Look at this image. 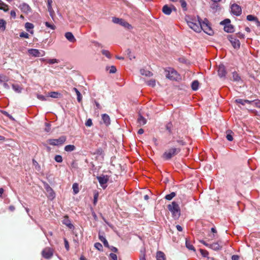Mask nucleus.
<instances>
[{
  "instance_id": "nucleus-43",
  "label": "nucleus",
  "mask_w": 260,
  "mask_h": 260,
  "mask_svg": "<svg viewBox=\"0 0 260 260\" xmlns=\"http://www.w3.org/2000/svg\"><path fill=\"white\" fill-rule=\"evenodd\" d=\"M94 247L98 250L100 251L103 250V246L100 243L96 242L94 244Z\"/></svg>"
},
{
  "instance_id": "nucleus-36",
  "label": "nucleus",
  "mask_w": 260,
  "mask_h": 260,
  "mask_svg": "<svg viewBox=\"0 0 260 260\" xmlns=\"http://www.w3.org/2000/svg\"><path fill=\"white\" fill-rule=\"evenodd\" d=\"M12 88L15 91H16L18 93H20L21 91L22 88L18 84H13Z\"/></svg>"
},
{
  "instance_id": "nucleus-45",
  "label": "nucleus",
  "mask_w": 260,
  "mask_h": 260,
  "mask_svg": "<svg viewBox=\"0 0 260 260\" xmlns=\"http://www.w3.org/2000/svg\"><path fill=\"white\" fill-rule=\"evenodd\" d=\"M54 159L57 162H61L62 161V156L60 155H56L54 157Z\"/></svg>"
},
{
  "instance_id": "nucleus-2",
  "label": "nucleus",
  "mask_w": 260,
  "mask_h": 260,
  "mask_svg": "<svg viewBox=\"0 0 260 260\" xmlns=\"http://www.w3.org/2000/svg\"><path fill=\"white\" fill-rule=\"evenodd\" d=\"M187 24L189 27L194 31L200 32L202 30L201 19L198 17V19L194 18L189 21H187Z\"/></svg>"
},
{
  "instance_id": "nucleus-59",
  "label": "nucleus",
  "mask_w": 260,
  "mask_h": 260,
  "mask_svg": "<svg viewBox=\"0 0 260 260\" xmlns=\"http://www.w3.org/2000/svg\"><path fill=\"white\" fill-rule=\"evenodd\" d=\"M37 98L38 99H39L40 100H41V101H46V98L43 95L37 94Z\"/></svg>"
},
{
  "instance_id": "nucleus-58",
  "label": "nucleus",
  "mask_w": 260,
  "mask_h": 260,
  "mask_svg": "<svg viewBox=\"0 0 260 260\" xmlns=\"http://www.w3.org/2000/svg\"><path fill=\"white\" fill-rule=\"evenodd\" d=\"M230 21H231L230 19H226L224 20L223 21H222V22H221L220 24H224L225 25L229 24L230 23Z\"/></svg>"
},
{
  "instance_id": "nucleus-11",
  "label": "nucleus",
  "mask_w": 260,
  "mask_h": 260,
  "mask_svg": "<svg viewBox=\"0 0 260 260\" xmlns=\"http://www.w3.org/2000/svg\"><path fill=\"white\" fill-rule=\"evenodd\" d=\"M43 256L46 259H50L53 255V250L50 248H46L42 251Z\"/></svg>"
},
{
  "instance_id": "nucleus-17",
  "label": "nucleus",
  "mask_w": 260,
  "mask_h": 260,
  "mask_svg": "<svg viewBox=\"0 0 260 260\" xmlns=\"http://www.w3.org/2000/svg\"><path fill=\"white\" fill-rule=\"evenodd\" d=\"M162 12L167 15H169L172 12V9L171 7H169L167 5H165L162 8Z\"/></svg>"
},
{
  "instance_id": "nucleus-44",
  "label": "nucleus",
  "mask_w": 260,
  "mask_h": 260,
  "mask_svg": "<svg viewBox=\"0 0 260 260\" xmlns=\"http://www.w3.org/2000/svg\"><path fill=\"white\" fill-rule=\"evenodd\" d=\"M147 84L151 87L155 86V80L154 79H151L147 82Z\"/></svg>"
},
{
  "instance_id": "nucleus-54",
  "label": "nucleus",
  "mask_w": 260,
  "mask_h": 260,
  "mask_svg": "<svg viewBox=\"0 0 260 260\" xmlns=\"http://www.w3.org/2000/svg\"><path fill=\"white\" fill-rule=\"evenodd\" d=\"M109 257L111 259H113V260H117V256L116 255V254H114V253H110V255H109Z\"/></svg>"
},
{
  "instance_id": "nucleus-42",
  "label": "nucleus",
  "mask_w": 260,
  "mask_h": 260,
  "mask_svg": "<svg viewBox=\"0 0 260 260\" xmlns=\"http://www.w3.org/2000/svg\"><path fill=\"white\" fill-rule=\"evenodd\" d=\"M6 21L3 19H0V29L4 30L6 28Z\"/></svg>"
},
{
  "instance_id": "nucleus-57",
  "label": "nucleus",
  "mask_w": 260,
  "mask_h": 260,
  "mask_svg": "<svg viewBox=\"0 0 260 260\" xmlns=\"http://www.w3.org/2000/svg\"><path fill=\"white\" fill-rule=\"evenodd\" d=\"M45 126H46V127L45 128V131L47 132H50V129H51L50 124L48 123H46Z\"/></svg>"
},
{
  "instance_id": "nucleus-51",
  "label": "nucleus",
  "mask_w": 260,
  "mask_h": 260,
  "mask_svg": "<svg viewBox=\"0 0 260 260\" xmlns=\"http://www.w3.org/2000/svg\"><path fill=\"white\" fill-rule=\"evenodd\" d=\"M178 144L180 145H191V143H187L185 142L184 140H179L178 141Z\"/></svg>"
},
{
  "instance_id": "nucleus-47",
  "label": "nucleus",
  "mask_w": 260,
  "mask_h": 260,
  "mask_svg": "<svg viewBox=\"0 0 260 260\" xmlns=\"http://www.w3.org/2000/svg\"><path fill=\"white\" fill-rule=\"evenodd\" d=\"M102 53L103 55H105L108 58H111V54L108 50H103L102 51Z\"/></svg>"
},
{
  "instance_id": "nucleus-9",
  "label": "nucleus",
  "mask_w": 260,
  "mask_h": 260,
  "mask_svg": "<svg viewBox=\"0 0 260 260\" xmlns=\"http://www.w3.org/2000/svg\"><path fill=\"white\" fill-rule=\"evenodd\" d=\"M28 53L35 57L43 56L45 53L44 51H39L36 49H30L28 50Z\"/></svg>"
},
{
  "instance_id": "nucleus-34",
  "label": "nucleus",
  "mask_w": 260,
  "mask_h": 260,
  "mask_svg": "<svg viewBox=\"0 0 260 260\" xmlns=\"http://www.w3.org/2000/svg\"><path fill=\"white\" fill-rule=\"evenodd\" d=\"M199 82L198 80H194L192 82L191 88L193 90H197L198 89Z\"/></svg>"
},
{
  "instance_id": "nucleus-10",
  "label": "nucleus",
  "mask_w": 260,
  "mask_h": 260,
  "mask_svg": "<svg viewBox=\"0 0 260 260\" xmlns=\"http://www.w3.org/2000/svg\"><path fill=\"white\" fill-rule=\"evenodd\" d=\"M228 39L234 48L238 49L240 48V42L238 39H236V38L232 36H229Z\"/></svg>"
},
{
  "instance_id": "nucleus-25",
  "label": "nucleus",
  "mask_w": 260,
  "mask_h": 260,
  "mask_svg": "<svg viewBox=\"0 0 260 260\" xmlns=\"http://www.w3.org/2000/svg\"><path fill=\"white\" fill-rule=\"evenodd\" d=\"M25 27L27 31H29L30 34H33L34 31L33 30H30V29H32L34 27V25L32 23H29V22H26L25 24Z\"/></svg>"
},
{
  "instance_id": "nucleus-24",
  "label": "nucleus",
  "mask_w": 260,
  "mask_h": 260,
  "mask_svg": "<svg viewBox=\"0 0 260 260\" xmlns=\"http://www.w3.org/2000/svg\"><path fill=\"white\" fill-rule=\"evenodd\" d=\"M247 19L248 20V21H255L256 24L257 26H259L260 25V22L258 21V19L257 18V17L252 15H248L247 16Z\"/></svg>"
},
{
  "instance_id": "nucleus-13",
  "label": "nucleus",
  "mask_w": 260,
  "mask_h": 260,
  "mask_svg": "<svg viewBox=\"0 0 260 260\" xmlns=\"http://www.w3.org/2000/svg\"><path fill=\"white\" fill-rule=\"evenodd\" d=\"M19 8L21 10V11L26 14H28V13L31 12V8L26 3H23L21 5H20Z\"/></svg>"
},
{
  "instance_id": "nucleus-40",
  "label": "nucleus",
  "mask_w": 260,
  "mask_h": 260,
  "mask_svg": "<svg viewBox=\"0 0 260 260\" xmlns=\"http://www.w3.org/2000/svg\"><path fill=\"white\" fill-rule=\"evenodd\" d=\"M172 127L173 124L171 122H169L166 125V129L169 132L170 134L172 133Z\"/></svg>"
},
{
  "instance_id": "nucleus-22",
  "label": "nucleus",
  "mask_w": 260,
  "mask_h": 260,
  "mask_svg": "<svg viewBox=\"0 0 260 260\" xmlns=\"http://www.w3.org/2000/svg\"><path fill=\"white\" fill-rule=\"evenodd\" d=\"M209 248L214 250H218L221 249V246L219 245L218 242H215L212 244H210Z\"/></svg>"
},
{
  "instance_id": "nucleus-5",
  "label": "nucleus",
  "mask_w": 260,
  "mask_h": 260,
  "mask_svg": "<svg viewBox=\"0 0 260 260\" xmlns=\"http://www.w3.org/2000/svg\"><path fill=\"white\" fill-rule=\"evenodd\" d=\"M66 140L64 136H61L58 139H49L48 140V144L50 145L58 146L62 145Z\"/></svg>"
},
{
  "instance_id": "nucleus-6",
  "label": "nucleus",
  "mask_w": 260,
  "mask_h": 260,
  "mask_svg": "<svg viewBox=\"0 0 260 260\" xmlns=\"http://www.w3.org/2000/svg\"><path fill=\"white\" fill-rule=\"evenodd\" d=\"M97 179L101 186L105 189L107 187L106 184L109 180V177L107 175H102L97 177Z\"/></svg>"
},
{
  "instance_id": "nucleus-20",
  "label": "nucleus",
  "mask_w": 260,
  "mask_h": 260,
  "mask_svg": "<svg viewBox=\"0 0 260 260\" xmlns=\"http://www.w3.org/2000/svg\"><path fill=\"white\" fill-rule=\"evenodd\" d=\"M185 245H186V247L188 250H192L194 252L196 251V249H195L194 246H193V245L192 244L191 241H189V240H188L187 239H186Z\"/></svg>"
},
{
  "instance_id": "nucleus-23",
  "label": "nucleus",
  "mask_w": 260,
  "mask_h": 260,
  "mask_svg": "<svg viewBox=\"0 0 260 260\" xmlns=\"http://www.w3.org/2000/svg\"><path fill=\"white\" fill-rule=\"evenodd\" d=\"M99 239L100 240V241L103 243L105 247H109V245L108 244V242L107 240H106V239L105 238V237L103 235H102L100 233H99Z\"/></svg>"
},
{
  "instance_id": "nucleus-52",
  "label": "nucleus",
  "mask_w": 260,
  "mask_h": 260,
  "mask_svg": "<svg viewBox=\"0 0 260 260\" xmlns=\"http://www.w3.org/2000/svg\"><path fill=\"white\" fill-rule=\"evenodd\" d=\"M20 37L21 38H25L27 39L29 38V35L26 32H22L20 33Z\"/></svg>"
},
{
  "instance_id": "nucleus-46",
  "label": "nucleus",
  "mask_w": 260,
  "mask_h": 260,
  "mask_svg": "<svg viewBox=\"0 0 260 260\" xmlns=\"http://www.w3.org/2000/svg\"><path fill=\"white\" fill-rule=\"evenodd\" d=\"M200 252H201V253L202 254V255L203 256V257H206L208 256V254H209V253L206 250H203V249H200Z\"/></svg>"
},
{
  "instance_id": "nucleus-15",
  "label": "nucleus",
  "mask_w": 260,
  "mask_h": 260,
  "mask_svg": "<svg viewBox=\"0 0 260 260\" xmlns=\"http://www.w3.org/2000/svg\"><path fill=\"white\" fill-rule=\"evenodd\" d=\"M62 223L67 226L70 229H72L74 228V225L71 223L70 220L69 219V217L67 216H66L64 217V219L62 220Z\"/></svg>"
},
{
  "instance_id": "nucleus-30",
  "label": "nucleus",
  "mask_w": 260,
  "mask_h": 260,
  "mask_svg": "<svg viewBox=\"0 0 260 260\" xmlns=\"http://www.w3.org/2000/svg\"><path fill=\"white\" fill-rule=\"evenodd\" d=\"M0 10H2L5 12H7L9 10L8 5L1 0H0Z\"/></svg>"
},
{
  "instance_id": "nucleus-12",
  "label": "nucleus",
  "mask_w": 260,
  "mask_h": 260,
  "mask_svg": "<svg viewBox=\"0 0 260 260\" xmlns=\"http://www.w3.org/2000/svg\"><path fill=\"white\" fill-rule=\"evenodd\" d=\"M231 11L232 13L236 16H239L241 14V8L237 4H233L231 6Z\"/></svg>"
},
{
  "instance_id": "nucleus-62",
  "label": "nucleus",
  "mask_w": 260,
  "mask_h": 260,
  "mask_svg": "<svg viewBox=\"0 0 260 260\" xmlns=\"http://www.w3.org/2000/svg\"><path fill=\"white\" fill-rule=\"evenodd\" d=\"M75 147H64V150L67 152H71L75 150Z\"/></svg>"
},
{
  "instance_id": "nucleus-63",
  "label": "nucleus",
  "mask_w": 260,
  "mask_h": 260,
  "mask_svg": "<svg viewBox=\"0 0 260 260\" xmlns=\"http://www.w3.org/2000/svg\"><path fill=\"white\" fill-rule=\"evenodd\" d=\"M236 35L237 36V37L241 38V39L244 38V35L241 32H238V33L236 34Z\"/></svg>"
},
{
  "instance_id": "nucleus-56",
  "label": "nucleus",
  "mask_w": 260,
  "mask_h": 260,
  "mask_svg": "<svg viewBox=\"0 0 260 260\" xmlns=\"http://www.w3.org/2000/svg\"><path fill=\"white\" fill-rule=\"evenodd\" d=\"M92 120L91 119H88L85 123V125L87 126H90L92 125Z\"/></svg>"
},
{
  "instance_id": "nucleus-1",
  "label": "nucleus",
  "mask_w": 260,
  "mask_h": 260,
  "mask_svg": "<svg viewBox=\"0 0 260 260\" xmlns=\"http://www.w3.org/2000/svg\"><path fill=\"white\" fill-rule=\"evenodd\" d=\"M180 151L179 147H171L165 150L161 157L165 160H168L177 155Z\"/></svg>"
},
{
  "instance_id": "nucleus-64",
  "label": "nucleus",
  "mask_w": 260,
  "mask_h": 260,
  "mask_svg": "<svg viewBox=\"0 0 260 260\" xmlns=\"http://www.w3.org/2000/svg\"><path fill=\"white\" fill-rule=\"evenodd\" d=\"M239 258V257L238 255H233L232 256V260H238Z\"/></svg>"
},
{
  "instance_id": "nucleus-18",
  "label": "nucleus",
  "mask_w": 260,
  "mask_h": 260,
  "mask_svg": "<svg viewBox=\"0 0 260 260\" xmlns=\"http://www.w3.org/2000/svg\"><path fill=\"white\" fill-rule=\"evenodd\" d=\"M102 120L103 122L106 125H109L110 124V118L108 115L103 114L102 115Z\"/></svg>"
},
{
  "instance_id": "nucleus-19",
  "label": "nucleus",
  "mask_w": 260,
  "mask_h": 260,
  "mask_svg": "<svg viewBox=\"0 0 260 260\" xmlns=\"http://www.w3.org/2000/svg\"><path fill=\"white\" fill-rule=\"evenodd\" d=\"M65 37L67 39L71 42H75L76 41L73 34L71 32H66L65 34Z\"/></svg>"
},
{
  "instance_id": "nucleus-8",
  "label": "nucleus",
  "mask_w": 260,
  "mask_h": 260,
  "mask_svg": "<svg viewBox=\"0 0 260 260\" xmlns=\"http://www.w3.org/2000/svg\"><path fill=\"white\" fill-rule=\"evenodd\" d=\"M201 26L202 27V30H203L205 33L210 36L213 34V30L207 22L205 21L202 22Z\"/></svg>"
},
{
  "instance_id": "nucleus-48",
  "label": "nucleus",
  "mask_w": 260,
  "mask_h": 260,
  "mask_svg": "<svg viewBox=\"0 0 260 260\" xmlns=\"http://www.w3.org/2000/svg\"><path fill=\"white\" fill-rule=\"evenodd\" d=\"M45 24L47 27L50 28L52 30H54L55 28V26L54 25L50 24L48 22H46Z\"/></svg>"
},
{
  "instance_id": "nucleus-39",
  "label": "nucleus",
  "mask_w": 260,
  "mask_h": 260,
  "mask_svg": "<svg viewBox=\"0 0 260 260\" xmlns=\"http://www.w3.org/2000/svg\"><path fill=\"white\" fill-rule=\"evenodd\" d=\"M233 80L234 81H239L241 79L240 77L239 76V75L235 72H234L233 73Z\"/></svg>"
},
{
  "instance_id": "nucleus-16",
  "label": "nucleus",
  "mask_w": 260,
  "mask_h": 260,
  "mask_svg": "<svg viewBox=\"0 0 260 260\" xmlns=\"http://www.w3.org/2000/svg\"><path fill=\"white\" fill-rule=\"evenodd\" d=\"M52 0H47V7L50 16L53 17L54 15V11L52 7Z\"/></svg>"
},
{
  "instance_id": "nucleus-61",
  "label": "nucleus",
  "mask_w": 260,
  "mask_h": 260,
  "mask_svg": "<svg viewBox=\"0 0 260 260\" xmlns=\"http://www.w3.org/2000/svg\"><path fill=\"white\" fill-rule=\"evenodd\" d=\"M108 248L114 252H117L118 251V249L113 246H109V247Z\"/></svg>"
},
{
  "instance_id": "nucleus-53",
  "label": "nucleus",
  "mask_w": 260,
  "mask_h": 260,
  "mask_svg": "<svg viewBox=\"0 0 260 260\" xmlns=\"http://www.w3.org/2000/svg\"><path fill=\"white\" fill-rule=\"evenodd\" d=\"M32 163H33V165L35 166L36 169L39 170V169L40 168V166H39L38 162L36 160H35V159H33Z\"/></svg>"
},
{
  "instance_id": "nucleus-50",
  "label": "nucleus",
  "mask_w": 260,
  "mask_h": 260,
  "mask_svg": "<svg viewBox=\"0 0 260 260\" xmlns=\"http://www.w3.org/2000/svg\"><path fill=\"white\" fill-rule=\"evenodd\" d=\"M116 71L117 70L116 67L114 66H112L110 68L109 73L111 74H113L116 73Z\"/></svg>"
},
{
  "instance_id": "nucleus-14",
  "label": "nucleus",
  "mask_w": 260,
  "mask_h": 260,
  "mask_svg": "<svg viewBox=\"0 0 260 260\" xmlns=\"http://www.w3.org/2000/svg\"><path fill=\"white\" fill-rule=\"evenodd\" d=\"M226 74V72L225 71V69L224 66L223 64H220L218 67V76L222 78L224 77Z\"/></svg>"
},
{
  "instance_id": "nucleus-28",
  "label": "nucleus",
  "mask_w": 260,
  "mask_h": 260,
  "mask_svg": "<svg viewBox=\"0 0 260 260\" xmlns=\"http://www.w3.org/2000/svg\"><path fill=\"white\" fill-rule=\"evenodd\" d=\"M224 30L227 32H233L234 31V26L229 23L224 26Z\"/></svg>"
},
{
  "instance_id": "nucleus-26",
  "label": "nucleus",
  "mask_w": 260,
  "mask_h": 260,
  "mask_svg": "<svg viewBox=\"0 0 260 260\" xmlns=\"http://www.w3.org/2000/svg\"><path fill=\"white\" fill-rule=\"evenodd\" d=\"M157 260H166V256L163 252L159 251L156 253Z\"/></svg>"
},
{
  "instance_id": "nucleus-31",
  "label": "nucleus",
  "mask_w": 260,
  "mask_h": 260,
  "mask_svg": "<svg viewBox=\"0 0 260 260\" xmlns=\"http://www.w3.org/2000/svg\"><path fill=\"white\" fill-rule=\"evenodd\" d=\"M73 90L76 92L77 96V101L80 103L82 101V96L80 91L75 87H74Z\"/></svg>"
},
{
  "instance_id": "nucleus-21",
  "label": "nucleus",
  "mask_w": 260,
  "mask_h": 260,
  "mask_svg": "<svg viewBox=\"0 0 260 260\" xmlns=\"http://www.w3.org/2000/svg\"><path fill=\"white\" fill-rule=\"evenodd\" d=\"M40 60L41 61L46 62L49 64H53L55 63H58L59 60L57 59H46V58H41Z\"/></svg>"
},
{
  "instance_id": "nucleus-33",
  "label": "nucleus",
  "mask_w": 260,
  "mask_h": 260,
  "mask_svg": "<svg viewBox=\"0 0 260 260\" xmlns=\"http://www.w3.org/2000/svg\"><path fill=\"white\" fill-rule=\"evenodd\" d=\"M179 2L180 3L181 6L183 11L187 10V3L185 0H179Z\"/></svg>"
},
{
  "instance_id": "nucleus-60",
  "label": "nucleus",
  "mask_w": 260,
  "mask_h": 260,
  "mask_svg": "<svg viewBox=\"0 0 260 260\" xmlns=\"http://www.w3.org/2000/svg\"><path fill=\"white\" fill-rule=\"evenodd\" d=\"M126 52L131 60L132 59V58H135V56L131 55V52L129 49H127Z\"/></svg>"
},
{
  "instance_id": "nucleus-29",
  "label": "nucleus",
  "mask_w": 260,
  "mask_h": 260,
  "mask_svg": "<svg viewBox=\"0 0 260 260\" xmlns=\"http://www.w3.org/2000/svg\"><path fill=\"white\" fill-rule=\"evenodd\" d=\"M234 133L231 130H228L226 131V138L228 140L232 141L233 139V136Z\"/></svg>"
},
{
  "instance_id": "nucleus-27",
  "label": "nucleus",
  "mask_w": 260,
  "mask_h": 260,
  "mask_svg": "<svg viewBox=\"0 0 260 260\" xmlns=\"http://www.w3.org/2000/svg\"><path fill=\"white\" fill-rule=\"evenodd\" d=\"M48 96L52 98L57 99L61 96L60 93L56 91H52L48 93Z\"/></svg>"
},
{
  "instance_id": "nucleus-4",
  "label": "nucleus",
  "mask_w": 260,
  "mask_h": 260,
  "mask_svg": "<svg viewBox=\"0 0 260 260\" xmlns=\"http://www.w3.org/2000/svg\"><path fill=\"white\" fill-rule=\"evenodd\" d=\"M166 76L171 80L178 81L181 79L180 75L173 69H169L168 71H166Z\"/></svg>"
},
{
  "instance_id": "nucleus-7",
  "label": "nucleus",
  "mask_w": 260,
  "mask_h": 260,
  "mask_svg": "<svg viewBox=\"0 0 260 260\" xmlns=\"http://www.w3.org/2000/svg\"><path fill=\"white\" fill-rule=\"evenodd\" d=\"M112 21L114 23L119 24L120 25L124 26L125 28H129L131 27V25L127 23L126 21H124L122 19H119L118 18L113 17L112 19Z\"/></svg>"
},
{
  "instance_id": "nucleus-32",
  "label": "nucleus",
  "mask_w": 260,
  "mask_h": 260,
  "mask_svg": "<svg viewBox=\"0 0 260 260\" xmlns=\"http://www.w3.org/2000/svg\"><path fill=\"white\" fill-rule=\"evenodd\" d=\"M140 73L141 75L147 77H151L153 75L151 72L145 70V69H141Z\"/></svg>"
},
{
  "instance_id": "nucleus-41",
  "label": "nucleus",
  "mask_w": 260,
  "mask_h": 260,
  "mask_svg": "<svg viewBox=\"0 0 260 260\" xmlns=\"http://www.w3.org/2000/svg\"><path fill=\"white\" fill-rule=\"evenodd\" d=\"M72 188L73 189V191L74 194H77L79 192V188H78V184L76 183H75L73 184Z\"/></svg>"
},
{
  "instance_id": "nucleus-3",
  "label": "nucleus",
  "mask_w": 260,
  "mask_h": 260,
  "mask_svg": "<svg viewBox=\"0 0 260 260\" xmlns=\"http://www.w3.org/2000/svg\"><path fill=\"white\" fill-rule=\"evenodd\" d=\"M169 210L172 213L175 218H178L180 215V210L179 205L175 202H173L168 206Z\"/></svg>"
},
{
  "instance_id": "nucleus-55",
  "label": "nucleus",
  "mask_w": 260,
  "mask_h": 260,
  "mask_svg": "<svg viewBox=\"0 0 260 260\" xmlns=\"http://www.w3.org/2000/svg\"><path fill=\"white\" fill-rule=\"evenodd\" d=\"M65 248L67 251L69 250V243L66 239H64Z\"/></svg>"
},
{
  "instance_id": "nucleus-35",
  "label": "nucleus",
  "mask_w": 260,
  "mask_h": 260,
  "mask_svg": "<svg viewBox=\"0 0 260 260\" xmlns=\"http://www.w3.org/2000/svg\"><path fill=\"white\" fill-rule=\"evenodd\" d=\"M138 122L140 125H144L146 123V120L142 116L140 115L138 119Z\"/></svg>"
},
{
  "instance_id": "nucleus-49",
  "label": "nucleus",
  "mask_w": 260,
  "mask_h": 260,
  "mask_svg": "<svg viewBox=\"0 0 260 260\" xmlns=\"http://www.w3.org/2000/svg\"><path fill=\"white\" fill-rule=\"evenodd\" d=\"M235 102L237 104H240L242 105H244L245 104V101H244V100L242 99H236L235 100Z\"/></svg>"
},
{
  "instance_id": "nucleus-37",
  "label": "nucleus",
  "mask_w": 260,
  "mask_h": 260,
  "mask_svg": "<svg viewBox=\"0 0 260 260\" xmlns=\"http://www.w3.org/2000/svg\"><path fill=\"white\" fill-rule=\"evenodd\" d=\"M46 190L48 192L50 193V196L52 197V199H53L55 196L54 192H53L52 189L49 185H47V187H46Z\"/></svg>"
},
{
  "instance_id": "nucleus-38",
  "label": "nucleus",
  "mask_w": 260,
  "mask_h": 260,
  "mask_svg": "<svg viewBox=\"0 0 260 260\" xmlns=\"http://www.w3.org/2000/svg\"><path fill=\"white\" fill-rule=\"evenodd\" d=\"M176 196V193L174 192H172L170 194H167L165 196V199L167 200H172L175 196Z\"/></svg>"
}]
</instances>
